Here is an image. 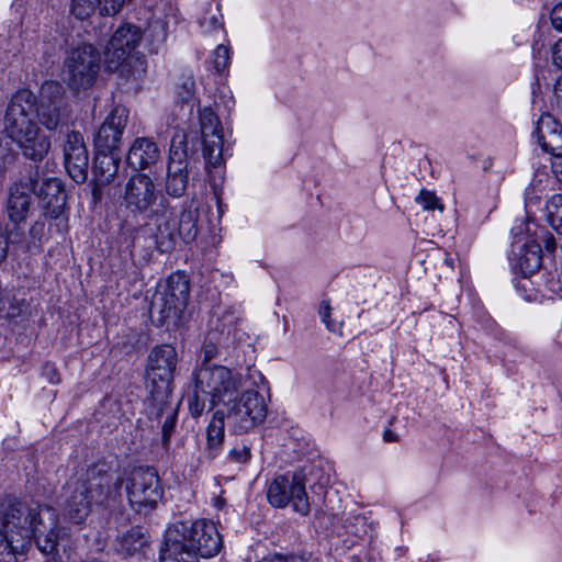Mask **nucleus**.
<instances>
[{
    "label": "nucleus",
    "mask_w": 562,
    "mask_h": 562,
    "mask_svg": "<svg viewBox=\"0 0 562 562\" xmlns=\"http://www.w3.org/2000/svg\"><path fill=\"white\" fill-rule=\"evenodd\" d=\"M193 392L189 409L193 417L212 411L218 403H226L238 395L240 381L223 366H200L192 373Z\"/></svg>",
    "instance_id": "20e7f679"
},
{
    "label": "nucleus",
    "mask_w": 562,
    "mask_h": 562,
    "mask_svg": "<svg viewBox=\"0 0 562 562\" xmlns=\"http://www.w3.org/2000/svg\"><path fill=\"white\" fill-rule=\"evenodd\" d=\"M189 187L188 165L169 162L165 191L169 196L181 198Z\"/></svg>",
    "instance_id": "c85d7f7f"
},
{
    "label": "nucleus",
    "mask_w": 562,
    "mask_h": 562,
    "mask_svg": "<svg viewBox=\"0 0 562 562\" xmlns=\"http://www.w3.org/2000/svg\"><path fill=\"white\" fill-rule=\"evenodd\" d=\"M548 221L551 227L562 235V194H554L547 202Z\"/></svg>",
    "instance_id": "2f4dec72"
},
{
    "label": "nucleus",
    "mask_w": 562,
    "mask_h": 562,
    "mask_svg": "<svg viewBox=\"0 0 562 562\" xmlns=\"http://www.w3.org/2000/svg\"><path fill=\"white\" fill-rule=\"evenodd\" d=\"M32 529L31 539L35 541L38 550L45 555L57 554L63 529L50 507L44 508Z\"/></svg>",
    "instance_id": "f3484780"
},
{
    "label": "nucleus",
    "mask_w": 562,
    "mask_h": 562,
    "mask_svg": "<svg viewBox=\"0 0 562 562\" xmlns=\"http://www.w3.org/2000/svg\"><path fill=\"white\" fill-rule=\"evenodd\" d=\"M319 315L322 317V321L325 323L326 327L334 331L335 330V324L330 321V305L328 302L323 301L319 306Z\"/></svg>",
    "instance_id": "ea45409f"
},
{
    "label": "nucleus",
    "mask_w": 562,
    "mask_h": 562,
    "mask_svg": "<svg viewBox=\"0 0 562 562\" xmlns=\"http://www.w3.org/2000/svg\"><path fill=\"white\" fill-rule=\"evenodd\" d=\"M100 54L89 44L69 50L64 61V80L75 91L92 87L100 69Z\"/></svg>",
    "instance_id": "1a4fd4ad"
},
{
    "label": "nucleus",
    "mask_w": 562,
    "mask_h": 562,
    "mask_svg": "<svg viewBox=\"0 0 562 562\" xmlns=\"http://www.w3.org/2000/svg\"><path fill=\"white\" fill-rule=\"evenodd\" d=\"M125 491L130 506L138 514L153 512L164 497V487L156 469L134 468L125 480Z\"/></svg>",
    "instance_id": "0eeeda50"
},
{
    "label": "nucleus",
    "mask_w": 562,
    "mask_h": 562,
    "mask_svg": "<svg viewBox=\"0 0 562 562\" xmlns=\"http://www.w3.org/2000/svg\"><path fill=\"white\" fill-rule=\"evenodd\" d=\"M142 40L140 29L133 24H123L114 32L105 48L109 64H121L135 49Z\"/></svg>",
    "instance_id": "412c9836"
},
{
    "label": "nucleus",
    "mask_w": 562,
    "mask_h": 562,
    "mask_svg": "<svg viewBox=\"0 0 562 562\" xmlns=\"http://www.w3.org/2000/svg\"><path fill=\"white\" fill-rule=\"evenodd\" d=\"M555 173H557L558 180L562 184V165L559 168L555 169Z\"/></svg>",
    "instance_id": "09e8293b"
},
{
    "label": "nucleus",
    "mask_w": 562,
    "mask_h": 562,
    "mask_svg": "<svg viewBox=\"0 0 562 562\" xmlns=\"http://www.w3.org/2000/svg\"><path fill=\"white\" fill-rule=\"evenodd\" d=\"M184 89L187 90L188 95H190L193 92L194 81L191 78H189L188 81L184 82Z\"/></svg>",
    "instance_id": "de8ad7c7"
},
{
    "label": "nucleus",
    "mask_w": 562,
    "mask_h": 562,
    "mask_svg": "<svg viewBox=\"0 0 562 562\" xmlns=\"http://www.w3.org/2000/svg\"><path fill=\"white\" fill-rule=\"evenodd\" d=\"M225 417L226 414L223 411H216L209 423L206 429V450L211 458L217 456L224 442Z\"/></svg>",
    "instance_id": "c756f323"
},
{
    "label": "nucleus",
    "mask_w": 562,
    "mask_h": 562,
    "mask_svg": "<svg viewBox=\"0 0 562 562\" xmlns=\"http://www.w3.org/2000/svg\"><path fill=\"white\" fill-rule=\"evenodd\" d=\"M551 22L554 29L562 32V2L551 11Z\"/></svg>",
    "instance_id": "79ce46f5"
},
{
    "label": "nucleus",
    "mask_w": 562,
    "mask_h": 562,
    "mask_svg": "<svg viewBox=\"0 0 562 562\" xmlns=\"http://www.w3.org/2000/svg\"><path fill=\"white\" fill-rule=\"evenodd\" d=\"M267 499L276 508L291 505L295 513L307 516L311 513V504L305 488V474L295 471L276 476L268 485Z\"/></svg>",
    "instance_id": "6e6552de"
},
{
    "label": "nucleus",
    "mask_w": 562,
    "mask_h": 562,
    "mask_svg": "<svg viewBox=\"0 0 562 562\" xmlns=\"http://www.w3.org/2000/svg\"><path fill=\"white\" fill-rule=\"evenodd\" d=\"M15 159V153L11 147V142L8 137L0 134V173H2L7 167L13 164Z\"/></svg>",
    "instance_id": "473e14b6"
},
{
    "label": "nucleus",
    "mask_w": 562,
    "mask_h": 562,
    "mask_svg": "<svg viewBox=\"0 0 562 562\" xmlns=\"http://www.w3.org/2000/svg\"><path fill=\"white\" fill-rule=\"evenodd\" d=\"M121 477L113 480L105 461L89 465L77 479H70L61 488L64 516L74 524H81L90 515L93 504L109 505L120 495Z\"/></svg>",
    "instance_id": "f03ea898"
},
{
    "label": "nucleus",
    "mask_w": 562,
    "mask_h": 562,
    "mask_svg": "<svg viewBox=\"0 0 562 562\" xmlns=\"http://www.w3.org/2000/svg\"><path fill=\"white\" fill-rule=\"evenodd\" d=\"M160 157L157 144L148 137H138L131 146L126 161L135 170L155 165Z\"/></svg>",
    "instance_id": "393cba45"
},
{
    "label": "nucleus",
    "mask_w": 562,
    "mask_h": 562,
    "mask_svg": "<svg viewBox=\"0 0 562 562\" xmlns=\"http://www.w3.org/2000/svg\"><path fill=\"white\" fill-rule=\"evenodd\" d=\"M199 210L194 206L193 201L184 204L183 211L180 214L178 234L184 243H191L195 239L199 228Z\"/></svg>",
    "instance_id": "7c9ffc66"
},
{
    "label": "nucleus",
    "mask_w": 562,
    "mask_h": 562,
    "mask_svg": "<svg viewBox=\"0 0 562 562\" xmlns=\"http://www.w3.org/2000/svg\"><path fill=\"white\" fill-rule=\"evenodd\" d=\"M178 363L176 348L169 344L156 346L148 356V384L151 397L162 401L172 392V382Z\"/></svg>",
    "instance_id": "9d476101"
},
{
    "label": "nucleus",
    "mask_w": 562,
    "mask_h": 562,
    "mask_svg": "<svg viewBox=\"0 0 562 562\" xmlns=\"http://www.w3.org/2000/svg\"><path fill=\"white\" fill-rule=\"evenodd\" d=\"M45 507L31 506L26 502L12 501L1 504L0 509V547L14 549L19 540H31L32 528Z\"/></svg>",
    "instance_id": "423d86ee"
},
{
    "label": "nucleus",
    "mask_w": 562,
    "mask_h": 562,
    "mask_svg": "<svg viewBox=\"0 0 562 562\" xmlns=\"http://www.w3.org/2000/svg\"><path fill=\"white\" fill-rule=\"evenodd\" d=\"M149 547V535L142 527H132L120 535L114 544L116 553L123 558H135L139 560L145 555Z\"/></svg>",
    "instance_id": "b1692460"
},
{
    "label": "nucleus",
    "mask_w": 562,
    "mask_h": 562,
    "mask_svg": "<svg viewBox=\"0 0 562 562\" xmlns=\"http://www.w3.org/2000/svg\"><path fill=\"white\" fill-rule=\"evenodd\" d=\"M46 216L59 218L67 203V193L60 179L43 177L37 168L36 183L32 188Z\"/></svg>",
    "instance_id": "4468645a"
},
{
    "label": "nucleus",
    "mask_w": 562,
    "mask_h": 562,
    "mask_svg": "<svg viewBox=\"0 0 562 562\" xmlns=\"http://www.w3.org/2000/svg\"><path fill=\"white\" fill-rule=\"evenodd\" d=\"M127 119L128 111L125 106L117 105L112 110L94 137L97 150L115 153L119 149Z\"/></svg>",
    "instance_id": "dca6fc26"
},
{
    "label": "nucleus",
    "mask_w": 562,
    "mask_h": 562,
    "mask_svg": "<svg viewBox=\"0 0 562 562\" xmlns=\"http://www.w3.org/2000/svg\"><path fill=\"white\" fill-rule=\"evenodd\" d=\"M418 201L423 203L425 210H443L442 204L440 203L439 199L435 195L434 192L422 190L418 196Z\"/></svg>",
    "instance_id": "c9c22d12"
},
{
    "label": "nucleus",
    "mask_w": 562,
    "mask_h": 562,
    "mask_svg": "<svg viewBox=\"0 0 562 562\" xmlns=\"http://www.w3.org/2000/svg\"><path fill=\"white\" fill-rule=\"evenodd\" d=\"M177 414V407L172 406L167 398L162 401L153 398L149 415L159 423L164 419L161 425V443L166 449L169 447L170 438L176 427Z\"/></svg>",
    "instance_id": "bb28decb"
},
{
    "label": "nucleus",
    "mask_w": 562,
    "mask_h": 562,
    "mask_svg": "<svg viewBox=\"0 0 562 562\" xmlns=\"http://www.w3.org/2000/svg\"><path fill=\"white\" fill-rule=\"evenodd\" d=\"M44 226L45 225L43 222H35L30 229V234L32 235V237H40L44 232Z\"/></svg>",
    "instance_id": "a18cd8bd"
},
{
    "label": "nucleus",
    "mask_w": 562,
    "mask_h": 562,
    "mask_svg": "<svg viewBox=\"0 0 562 562\" xmlns=\"http://www.w3.org/2000/svg\"><path fill=\"white\" fill-rule=\"evenodd\" d=\"M226 418L237 432H247L262 424L267 417L268 407L265 397L255 390H248L226 403Z\"/></svg>",
    "instance_id": "9b49d317"
},
{
    "label": "nucleus",
    "mask_w": 562,
    "mask_h": 562,
    "mask_svg": "<svg viewBox=\"0 0 562 562\" xmlns=\"http://www.w3.org/2000/svg\"><path fill=\"white\" fill-rule=\"evenodd\" d=\"M201 148L203 149V140L198 132L186 133L178 130L171 138L169 162L188 165L189 160H195Z\"/></svg>",
    "instance_id": "4be33fe9"
},
{
    "label": "nucleus",
    "mask_w": 562,
    "mask_h": 562,
    "mask_svg": "<svg viewBox=\"0 0 562 562\" xmlns=\"http://www.w3.org/2000/svg\"><path fill=\"white\" fill-rule=\"evenodd\" d=\"M250 457V449L245 445L236 446L228 452L229 460L237 463H246L249 461Z\"/></svg>",
    "instance_id": "e433bc0d"
},
{
    "label": "nucleus",
    "mask_w": 562,
    "mask_h": 562,
    "mask_svg": "<svg viewBox=\"0 0 562 562\" xmlns=\"http://www.w3.org/2000/svg\"><path fill=\"white\" fill-rule=\"evenodd\" d=\"M383 440L385 442H396L398 440V436L391 429H386L383 432Z\"/></svg>",
    "instance_id": "49530a36"
},
{
    "label": "nucleus",
    "mask_w": 562,
    "mask_h": 562,
    "mask_svg": "<svg viewBox=\"0 0 562 562\" xmlns=\"http://www.w3.org/2000/svg\"><path fill=\"white\" fill-rule=\"evenodd\" d=\"M9 237L4 234L3 226L0 223V262L8 256Z\"/></svg>",
    "instance_id": "37998d69"
},
{
    "label": "nucleus",
    "mask_w": 562,
    "mask_h": 562,
    "mask_svg": "<svg viewBox=\"0 0 562 562\" xmlns=\"http://www.w3.org/2000/svg\"><path fill=\"white\" fill-rule=\"evenodd\" d=\"M541 148L557 157H562V124L550 114H543L535 131Z\"/></svg>",
    "instance_id": "5701e85b"
},
{
    "label": "nucleus",
    "mask_w": 562,
    "mask_h": 562,
    "mask_svg": "<svg viewBox=\"0 0 562 562\" xmlns=\"http://www.w3.org/2000/svg\"><path fill=\"white\" fill-rule=\"evenodd\" d=\"M157 198L153 179L145 173H135L125 184L123 204L131 213L143 214L155 204Z\"/></svg>",
    "instance_id": "ddd939ff"
},
{
    "label": "nucleus",
    "mask_w": 562,
    "mask_h": 562,
    "mask_svg": "<svg viewBox=\"0 0 562 562\" xmlns=\"http://www.w3.org/2000/svg\"><path fill=\"white\" fill-rule=\"evenodd\" d=\"M82 562H102V561H99V560H88V561H82Z\"/></svg>",
    "instance_id": "3c124183"
},
{
    "label": "nucleus",
    "mask_w": 562,
    "mask_h": 562,
    "mask_svg": "<svg viewBox=\"0 0 562 562\" xmlns=\"http://www.w3.org/2000/svg\"><path fill=\"white\" fill-rule=\"evenodd\" d=\"M445 261L448 266L452 267V259L446 258Z\"/></svg>",
    "instance_id": "8fccbe9b"
},
{
    "label": "nucleus",
    "mask_w": 562,
    "mask_h": 562,
    "mask_svg": "<svg viewBox=\"0 0 562 562\" xmlns=\"http://www.w3.org/2000/svg\"><path fill=\"white\" fill-rule=\"evenodd\" d=\"M258 562H295V555L294 554L271 553V554L263 557Z\"/></svg>",
    "instance_id": "a19ab883"
},
{
    "label": "nucleus",
    "mask_w": 562,
    "mask_h": 562,
    "mask_svg": "<svg viewBox=\"0 0 562 562\" xmlns=\"http://www.w3.org/2000/svg\"><path fill=\"white\" fill-rule=\"evenodd\" d=\"M37 166H30L24 176L14 181L8 192L7 213L18 225L26 220L31 206V192L36 183Z\"/></svg>",
    "instance_id": "f8f14e48"
},
{
    "label": "nucleus",
    "mask_w": 562,
    "mask_h": 562,
    "mask_svg": "<svg viewBox=\"0 0 562 562\" xmlns=\"http://www.w3.org/2000/svg\"><path fill=\"white\" fill-rule=\"evenodd\" d=\"M125 0H72V14L85 20L91 16L95 11L101 15H114L120 12Z\"/></svg>",
    "instance_id": "a878e982"
},
{
    "label": "nucleus",
    "mask_w": 562,
    "mask_h": 562,
    "mask_svg": "<svg viewBox=\"0 0 562 562\" xmlns=\"http://www.w3.org/2000/svg\"><path fill=\"white\" fill-rule=\"evenodd\" d=\"M214 68L217 72H223L229 64V49L225 45H218L214 50Z\"/></svg>",
    "instance_id": "72a5a7b5"
},
{
    "label": "nucleus",
    "mask_w": 562,
    "mask_h": 562,
    "mask_svg": "<svg viewBox=\"0 0 562 562\" xmlns=\"http://www.w3.org/2000/svg\"><path fill=\"white\" fill-rule=\"evenodd\" d=\"M190 297V283L182 273L171 274L162 291L150 302L149 314L157 327L177 328L182 321Z\"/></svg>",
    "instance_id": "39448f33"
},
{
    "label": "nucleus",
    "mask_w": 562,
    "mask_h": 562,
    "mask_svg": "<svg viewBox=\"0 0 562 562\" xmlns=\"http://www.w3.org/2000/svg\"><path fill=\"white\" fill-rule=\"evenodd\" d=\"M65 89L57 81L42 85L40 98L20 90L11 99L4 115V131L18 144L25 158L41 161L50 149V140L33 121L36 116L48 131L63 128L68 121Z\"/></svg>",
    "instance_id": "f257e3e1"
},
{
    "label": "nucleus",
    "mask_w": 562,
    "mask_h": 562,
    "mask_svg": "<svg viewBox=\"0 0 562 562\" xmlns=\"http://www.w3.org/2000/svg\"><path fill=\"white\" fill-rule=\"evenodd\" d=\"M65 167L69 176L82 183L88 177L89 156L82 135L79 132H70L64 145Z\"/></svg>",
    "instance_id": "a211bd4d"
},
{
    "label": "nucleus",
    "mask_w": 562,
    "mask_h": 562,
    "mask_svg": "<svg viewBox=\"0 0 562 562\" xmlns=\"http://www.w3.org/2000/svg\"><path fill=\"white\" fill-rule=\"evenodd\" d=\"M150 216L156 226L154 233L156 248L160 252L171 251L177 244L179 234L172 221V211L169 207L168 201L161 199Z\"/></svg>",
    "instance_id": "aec40b11"
},
{
    "label": "nucleus",
    "mask_w": 562,
    "mask_h": 562,
    "mask_svg": "<svg viewBox=\"0 0 562 562\" xmlns=\"http://www.w3.org/2000/svg\"><path fill=\"white\" fill-rule=\"evenodd\" d=\"M221 548L222 538L213 521L201 519L190 527L181 522L167 530L160 562H198V557H214Z\"/></svg>",
    "instance_id": "7ed1b4c3"
},
{
    "label": "nucleus",
    "mask_w": 562,
    "mask_h": 562,
    "mask_svg": "<svg viewBox=\"0 0 562 562\" xmlns=\"http://www.w3.org/2000/svg\"><path fill=\"white\" fill-rule=\"evenodd\" d=\"M552 60H553V64L562 70V38L559 40L554 47H553V52H552Z\"/></svg>",
    "instance_id": "c03bdc74"
},
{
    "label": "nucleus",
    "mask_w": 562,
    "mask_h": 562,
    "mask_svg": "<svg viewBox=\"0 0 562 562\" xmlns=\"http://www.w3.org/2000/svg\"><path fill=\"white\" fill-rule=\"evenodd\" d=\"M121 159L115 153L97 150L92 166V200L98 203L106 193L109 184L115 179Z\"/></svg>",
    "instance_id": "6ab92c4d"
},
{
    "label": "nucleus",
    "mask_w": 562,
    "mask_h": 562,
    "mask_svg": "<svg viewBox=\"0 0 562 562\" xmlns=\"http://www.w3.org/2000/svg\"><path fill=\"white\" fill-rule=\"evenodd\" d=\"M42 375L53 384L60 382V374L53 363H45L42 368Z\"/></svg>",
    "instance_id": "58836bf2"
},
{
    "label": "nucleus",
    "mask_w": 562,
    "mask_h": 562,
    "mask_svg": "<svg viewBox=\"0 0 562 562\" xmlns=\"http://www.w3.org/2000/svg\"><path fill=\"white\" fill-rule=\"evenodd\" d=\"M201 135L203 140V157L207 165L217 167L222 162L223 136L220 122L211 109H204L200 113Z\"/></svg>",
    "instance_id": "2eb2a0df"
},
{
    "label": "nucleus",
    "mask_w": 562,
    "mask_h": 562,
    "mask_svg": "<svg viewBox=\"0 0 562 562\" xmlns=\"http://www.w3.org/2000/svg\"><path fill=\"white\" fill-rule=\"evenodd\" d=\"M202 362L201 366H212L210 362L217 355V347L212 341H205L203 345L202 351Z\"/></svg>",
    "instance_id": "4c0bfd02"
},
{
    "label": "nucleus",
    "mask_w": 562,
    "mask_h": 562,
    "mask_svg": "<svg viewBox=\"0 0 562 562\" xmlns=\"http://www.w3.org/2000/svg\"><path fill=\"white\" fill-rule=\"evenodd\" d=\"M532 240L540 241L541 249L544 248L548 252H553L557 248L554 236L544 228H540L539 232H536Z\"/></svg>",
    "instance_id": "f704fd0d"
},
{
    "label": "nucleus",
    "mask_w": 562,
    "mask_h": 562,
    "mask_svg": "<svg viewBox=\"0 0 562 562\" xmlns=\"http://www.w3.org/2000/svg\"><path fill=\"white\" fill-rule=\"evenodd\" d=\"M542 265L541 246L538 240H530L521 246L517 255V263L519 271L524 277L536 273Z\"/></svg>",
    "instance_id": "cd10ccee"
}]
</instances>
